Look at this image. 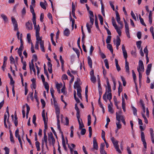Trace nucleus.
Wrapping results in <instances>:
<instances>
[{
    "label": "nucleus",
    "mask_w": 154,
    "mask_h": 154,
    "mask_svg": "<svg viewBox=\"0 0 154 154\" xmlns=\"http://www.w3.org/2000/svg\"><path fill=\"white\" fill-rule=\"evenodd\" d=\"M106 91L103 96V99L106 102H107V99H108L109 101L112 98V94L111 93V86H106Z\"/></svg>",
    "instance_id": "1"
},
{
    "label": "nucleus",
    "mask_w": 154,
    "mask_h": 154,
    "mask_svg": "<svg viewBox=\"0 0 154 154\" xmlns=\"http://www.w3.org/2000/svg\"><path fill=\"white\" fill-rule=\"evenodd\" d=\"M88 12L90 14L89 17L91 24H90L89 23L87 22L86 23V27L89 33H90L91 32V28L94 24V19L93 17H94V16L93 12L91 11H89Z\"/></svg>",
    "instance_id": "2"
},
{
    "label": "nucleus",
    "mask_w": 154,
    "mask_h": 154,
    "mask_svg": "<svg viewBox=\"0 0 154 154\" xmlns=\"http://www.w3.org/2000/svg\"><path fill=\"white\" fill-rule=\"evenodd\" d=\"M39 43L42 51L44 52L45 51V50L44 47V42L42 40V37H41L40 38H36V42L35 46V49H38V44Z\"/></svg>",
    "instance_id": "3"
},
{
    "label": "nucleus",
    "mask_w": 154,
    "mask_h": 154,
    "mask_svg": "<svg viewBox=\"0 0 154 154\" xmlns=\"http://www.w3.org/2000/svg\"><path fill=\"white\" fill-rule=\"evenodd\" d=\"M111 140L115 148L116 149V150L119 153H121V151L119 149V146L118 145L119 141L116 140L115 138L113 137H112L111 135Z\"/></svg>",
    "instance_id": "4"
},
{
    "label": "nucleus",
    "mask_w": 154,
    "mask_h": 154,
    "mask_svg": "<svg viewBox=\"0 0 154 154\" xmlns=\"http://www.w3.org/2000/svg\"><path fill=\"white\" fill-rule=\"evenodd\" d=\"M137 71H144V68L143 63L141 60H140L139 62V66L137 68Z\"/></svg>",
    "instance_id": "5"
},
{
    "label": "nucleus",
    "mask_w": 154,
    "mask_h": 154,
    "mask_svg": "<svg viewBox=\"0 0 154 154\" xmlns=\"http://www.w3.org/2000/svg\"><path fill=\"white\" fill-rule=\"evenodd\" d=\"M141 138L144 147L146 149L147 148V144L145 139V135L143 132H141Z\"/></svg>",
    "instance_id": "6"
},
{
    "label": "nucleus",
    "mask_w": 154,
    "mask_h": 154,
    "mask_svg": "<svg viewBox=\"0 0 154 154\" xmlns=\"http://www.w3.org/2000/svg\"><path fill=\"white\" fill-rule=\"evenodd\" d=\"M11 18L12 22L14 27V30H18V25L17 21L13 17H12Z\"/></svg>",
    "instance_id": "7"
},
{
    "label": "nucleus",
    "mask_w": 154,
    "mask_h": 154,
    "mask_svg": "<svg viewBox=\"0 0 154 154\" xmlns=\"http://www.w3.org/2000/svg\"><path fill=\"white\" fill-rule=\"evenodd\" d=\"M34 29L35 30V35L36 38H40L41 37L39 36V31H40V27L39 25H38V26L36 25V26H34Z\"/></svg>",
    "instance_id": "8"
},
{
    "label": "nucleus",
    "mask_w": 154,
    "mask_h": 154,
    "mask_svg": "<svg viewBox=\"0 0 154 154\" xmlns=\"http://www.w3.org/2000/svg\"><path fill=\"white\" fill-rule=\"evenodd\" d=\"M26 29L28 30H32V24L31 21H29L26 23Z\"/></svg>",
    "instance_id": "9"
},
{
    "label": "nucleus",
    "mask_w": 154,
    "mask_h": 154,
    "mask_svg": "<svg viewBox=\"0 0 154 154\" xmlns=\"http://www.w3.org/2000/svg\"><path fill=\"white\" fill-rule=\"evenodd\" d=\"M122 49L123 51V56L124 58L125 59V60H127V54L124 45H122Z\"/></svg>",
    "instance_id": "10"
},
{
    "label": "nucleus",
    "mask_w": 154,
    "mask_h": 154,
    "mask_svg": "<svg viewBox=\"0 0 154 154\" xmlns=\"http://www.w3.org/2000/svg\"><path fill=\"white\" fill-rule=\"evenodd\" d=\"M48 140H50L51 139V140L52 143L54 144L55 141L52 132H50L48 134Z\"/></svg>",
    "instance_id": "11"
},
{
    "label": "nucleus",
    "mask_w": 154,
    "mask_h": 154,
    "mask_svg": "<svg viewBox=\"0 0 154 154\" xmlns=\"http://www.w3.org/2000/svg\"><path fill=\"white\" fill-rule=\"evenodd\" d=\"M93 148L94 149L97 150L98 149V146L97 140L95 137L93 138Z\"/></svg>",
    "instance_id": "12"
},
{
    "label": "nucleus",
    "mask_w": 154,
    "mask_h": 154,
    "mask_svg": "<svg viewBox=\"0 0 154 154\" xmlns=\"http://www.w3.org/2000/svg\"><path fill=\"white\" fill-rule=\"evenodd\" d=\"M116 19L119 24H120V23H122V22H121L120 21V16L119 14L117 11H116Z\"/></svg>",
    "instance_id": "13"
},
{
    "label": "nucleus",
    "mask_w": 154,
    "mask_h": 154,
    "mask_svg": "<svg viewBox=\"0 0 154 154\" xmlns=\"http://www.w3.org/2000/svg\"><path fill=\"white\" fill-rule=\"evenodd\" d=\"M116 119L118 122H120V120L124 118L122 115L118 114L117 112H116Z\"/></svg>",
    "instance_id": "14"
},
{
    "label": "nucleus",
    "mask_w": 154,
    "mask_h": 154,
    "mask_svg": "<svg viewBox=\"0 0 154 154\" xmlns=\"http://www.w3.org/2000/svg\"><path fill=\"white\" fill-rule=\"evenodd\" d=\"M125 68L126 72L129 74L130 73L129 68V63L127 62V60H125Z\"/></svg>",
    "instance_id": "15"
},
{
    "label": "nucleus",
    "mask_w": 154,
    "mask_h": 154,
    "mask_svg": "<svg viewBox=\"0 0 154 154\" xmlns=\"http://www.w3.org/2000/svg\"><path fill=\"white\" fill-rule=\"evenodd\" d=\"M115 43L116 45H120L121 40L119 37L117 35L116 36V40H115L113 41Z\"/></svg>",
    "instance_id": "16"
},
{
    "label": "nucleus",
    "mask_w": 154,
    "mask_h": 154,
    "mask_svg": "<svg viewBox=\"0 0 154 154\" xmlns=\"http://www.w3.org/2000/svg\"><path fill=\"white\" fill-rule=\"evenodd\" d=\"M110 102V105L109 104L108 106V111L111 113H113L114 112V111L112 108V104L111 101Z\"/></svg>",
    "instance_id": "17"
},
{
    "label": "nucleus",
    "mask_w": 154,
    "mask_h": 154,
    "mask_svg": "<svg viewBox=\"0 0 154 154\" xmlns=\"http://www.w3.org/2000/svg\"><path fill=\"white\" fill-rule=\"evenodd\" d=\"M88 65L91 68H92V62L91 57L89 56L88 57Z\"/></svg>",
    "instance_id": "18"
},
{
    "label": "nucleus",
    "mask_w": 154,
    "mask_h": 154,
    "mask_svg": "<svg viewBox=\"0 0 154 154\" xmlns=\"http://www.w3.org/2000/svg\"><path fill=\"white\" fill-rule=\"evenodd\" d=\"M115 61L117 69L118 71H119L121 70V68L118 64V60L117 59H115Z\"/></svg>",
    "instance_id": "19"
},
{
    "label": "nucleus",
    "mask_w": 154,
    "mask_h": 154,
    "mask_svg": "<svg viewBox=\"0 0 154 154\" xmlns=\"http://www.w3.org/2000/svg\"><path fill=\"white\" fill-rule=\"evenodd\" d=\"M62 145L63 146V147L64 148V149L65 150H66L67 148L66 147V143H65V140L63 136V135H62Z\"/></svg>",
    "instance_id": "20"
},
{
    "label": "nucleus",
    "mask_w": 154,
    "mask_h": 154,
    "mask_svg": "<svg viewBox=\"0 0 154 154\" xmlns=\"http://www.w3.org/2000/svg\"><path fill=\"white\" fill-rule=\"evenodd\" d=\"M63 33L65 35L68 36L69 35L70 32L68 29L66 28L64 30Z\"/></svg>",
    "instance_id": "21"
},
{
    "label": "nucleus",
    "mask_w": 154,
    "mask_h": 154,
    "mask_svg": "<svg viewBox=\"0 0 154 154\" xmlns=\"http://www.w3.org/2000/svg\"><path fill=\"white\" fill-rule=\"evenodd\" d=\"M29 68L30 70L31 73L32 72V70L34 72V74L35 75L36 74V71L35 68L34 66H31L30 65H29Z\"/></svg>",
    "instance_id": "22"
},
{
    "label": "nucleus",
    "mask_w": 154,
    "mask_h": 154,
    "mask_svg": "<svg viewBox=\"0 0 154 154\" xmlns=\"http://www.w3.org/2000/svg\"><path fill=\"white\" fill-rule=\"evenodd\" d=\"M107 47L108 49H109L112 54L113 53V50L112 49V46L110 44H108L107 45Z\"/></svg>",
    "instance_id": "23"
},
{
    "label": "nucleus",
    "mask_w": 154,
    "mask_h": 154,
    "mask_svg": "<svg viewBox=\"0 0 154 154\" xmlns=\"http://www.w3.org/2000/svg\"><path fill=\"white\" fill-rule=\"evenodd\" d=\"M43 83L44 84L45 88L47 90V92H48L49 89V86L48 83L47 82H43Z\"/></svg>",
    "instance_id": "24"
},
{
    "label": "nucleus",
    "mask_w": 154,
    "mask_h": 154,
    "mask_svg": "<svg viewBox=\"0 0 154 154\" xmlns=\"http://www.w3.org/2000/svg\"><path fill=\"white\" fill-rule=\"evenodd\" d=\"M1 16L4 20L5 22H6L8 21V18L4 14H2L1 15Z\"/></svg>",
    "instance_id": "25"
},
{
    "label": "nucleus",
    "mask_w": 154,
    "mask_h": 154,
    "mask_svg": "<svg viewBox=\"0 0 154 154\" xmlns=\"http://www.w3.org/2000/svg\"><path fill=\"white\" fill-rule=\"evenodd\" d=\"M30 11L31 13L32 14L33 17L35 16V14L34 12V10L32 5H30Z\"/></svg>",
    "instance_id": "26"
},
{
    "label": "nucleus",
    "mask_w": 154,
    "mask_h": 154,
    "mask_svg": "<svg viewBox=\"0 0 154 154\" xmlns=\"http://www.w3.org/2000/svg\"><path fill=\"white\" fill-rule=\"evenodd\" d=\"M115 29L116 30L117 32L118 33L119 36H120L121 35L122 32L121 31L119 28L118 27V26L115 27Z\"/></svg>",
    "instance_id": "27"
},
{
    "label": "nucleus",
    "mask_w": 154,
    "mask_h": 154,
    "mask_svg": "<svg viewBox=\"0 0 154 154\" xmlns=\"http://www.w3.org/2000/svg\"><path fill=\"white\" fill-rule=\"evenodd\" d=\"M42 140H43V141L45 142L46 147H47V137L46 135L45 134V135H44Z\"/></svg>",
    "instance_id": "28"
},
{
    "label": "nucleus",
    "mask_w": 154,
    "mask_h": 154,
    "mask_svg": "<svg viewBox=\"0 0 154 154\" xmlns=\"http://www.w3.org/2000/svg\"><path fill=\"white\" fill-rule=\"evenodd\" d=\"M54 35V34L53 33H51V42H52V43L53 45L54 46L56 45V44L55 42H54L53 39V36Z\"/></svg>",
    "instance_id": "29"
},
{
    "label": "nucleus",
    "mask_w": 154,
    "mask_h": 154,
    "mask_svg": "<svg viewBox=\"0 0 154 154\" xmlns=\"http://www.w3.org/2000/svg\"><path fill=\"white\" fill-rule=\"evenodd\" d=\"M74 88L75 89L76 88L77 89L81 90V86L79 84V83H76L75 82V85L74 86Z\"/></svg>",
    "instance_id": "30"
},
{
    "label": "nucleus",
    "mask_w": 154,
    "mask_h": 154,
    "mask_svg": "<svg viewBox=\"0 0 154 154\" xmlns=\"http://www.w3.org/2000/svg\"><path fill=\"white\" fill-rule=\"evenodd\" d=\"M131 108H132V110L133 111L134 115L135 116H137V109L133 106H131Z\"/></svg>",
    "instance_id": "31"
},
{
    "label": "nucleus",
    "mask_w": 154,
    "mask_h": 154,
    "mask_svg": "<svg viewBox=\"0 0 154 154\" xmlns=\"http://www.w3.org/2000/svg\"><path fill=\"white\" fill-rule=\"evenodd\" d=\"M98 17H99V20L100 21V23L101 25H103V18L102 17L100 14H99L98 15Z\"/></svg>",
    "instance_id": "32"
},
{
    "label": "nucleus",
    "mask_w": 154,
    "mask_h": 154,
    "mask_svg": "<svg viewBox=\"0 0 154 154\" xmlns=\"http://www.w3.org/2000/svg\"><path fill=\"white\" fill-rule=\"evenodd\" d=\"M77 95L80 98L82 99V96L81 95V92H82V90L77 89Z\"/></svg>",
    "instance_id": "33"
},
{
    "label": "nucleus",
    "mask_w": 154,
    "mask_h": 154,
    "mask_svg": "<svg viewBox=\"0 0 154 154\" xmlns=\"http://www.w3.org/2000/svg\"><path fill=\"white\" fill-rule=\"evenodd\" d=\"M10 139L11 141L13 143L14 142V139L13 136L12 134L11 131V130H10Z\"/></svg>",
    "instance_id": "34"
},
{
    "label": "nucleus",
    "mask_w": 154,
    "mask_h": 154,
    "mask_svg": "<svg viewBox=\"0 0 154 154\" xmlns=\"http://www.w3.org/2000/svg\"><path fill=\"white\" fill-rule=\"evenodd\" d=\"M40 143L38 141H36L35 142V146L36 148L38 151H39L40 150Z\"/></svg>",
    "instance_id": "35"
},
{
    "label": "nucleus",
    "mask_w": 154,
    "mask_h": 154,
    "mask_svg": "<svg viewBox=\"0 0 154 154\" xmlns=\"http://www.w3.org/2000/svg\"><path fill=\"white\" fill-rule=\"evenodd\" d=\"M45 112V110L44 109L42 111V118H43V120L44 121V122H46Z\"/></svg>",
    "instance_id": "36"
},
{
    "label": "nucleus",
    "mask_w": 154,
    "mask_h": 154,
    "mask_svg": "<svg viewBox=\"0 0 154 154\" xmlns=\"http://www.w3.org/2000/svg\"><path fill=\"white\" fill-rule=\"evenodd\" d=\"M60 61L61 63L62 68H63V67L64 61L63 60V59H62V56L61 55H60Z\"/></svg>",
    "instance_id": "37"
},
{
    "label": "nucleus",
    "mask_w": 154,
    "mask_h": 154,
    "mask_svg": "<svg viewBox=\"0 0 154 154\" xmlns=\"http://www.w3.org/2000/svg\"><path fill=\"white\" fill-rule=\"evenodd\" d=\"M116 124L117 125V127L118 129L121 128L122 125L121 124H120V122H116Z\"/></svg>",
    "instance_id": "38"
},
{
    "label": "nucleus",
    "mask_w": 154,
    "mask_h": 154,
    "mask_svg": "<svg viewBox=\"0 0 154 154\" xmlns=\"http://www.w3.org/2000/svg\"><path fill=\"white\" fill-rule=\"evenodd\" d=\"M88 125L89 126L91 125V116L90 115H89L88 116Z\"/></svg>",
    "instance_id": "39"
},
{
    "label": "nucleus",
    "mask_w": 154,
    "mask_h": 154,
    "mask_svg": "<svg viewBox=\"0 0 154 154\" xmlns=\"http://www.w3.org/2000/svg\"><path fill=\"white\" fill-rule=\"evenodd\" d=\"M91 80L93 83H95L96 82V79L94 76H91Z\"/></svg>",
    "instance_id": "40"
},
{
    "label": "nucleus",
    "mask_w": 154,
    "mask_h": 154,
    "mask_svg": "<svg viewBox=\"0 0 154 154\" xmlns=\"http://www.w3.org/2000/svg\"><path fill=\"white\" fill-rule=\"evenodd\" d=\"M142 42L141 41H139L136 42V45H137V47L138 49H140L141 47V45Z\"/></svg>",
    "instance_id": "41"
},
{
    "label": "nucleus",
    "mask_w": 154,
    "mask_h": 154,
    "mask_svg": "<svg viewBox=\"0 0 154 154\" xmlns=\"http://www.w3.org/2000/svg\"><path fill=\"white\" fill-rule=\"evenodd\" d=\"M36 119V116H35V115H34L33 116L32 122L35 126H36L37 125L36 123L35 122Z\"/></svg>",
    "instance_id": "42"
},
{
    "label": "nucleus",
    "mask_w": 154,
    "mask_h": 154,
    "mask_svg": "<svg viewBox=\"0 0 154 154\" xmlns=\"http://www.w3.org/2000/svg\"><path fill=\"white\" fill-rule=\"evenodd\" d=\"M111 36L110 35L108 36L107 38L106 39V43L109 44V43L111 41Z\"/></svg>",
    "instance_id": "43"
},
{
    "label": "nucleus",
    "mask_w": 154,
    "mask_h": 154,
    "mask_svg": "<svg viewBox=\"0 0 154 154\" xmlns=\"http://www.w3.org/2000/svg\"><path fill=\"white\" fill-rule=\"evenodd\" d=\"M81 120V123L79 124V129H81L82 128L84 127L83 123L82 122V120L81 119H80Z\"/></svg>",
    "instance_id": "44"
},
{
    "label": "nucleus",
    "mask_w": 154,
    "mask_h": 154,
    "mask_svg": "<svg viewBox=\"0 0 154 154\" xmlns=\"http://www.w3.org/2000/svg\"><path fill=\"white\" fill-rule=\"evenodd\" d=\"M75 109L77 111V113L76 115L80 114V111L79 109V108L77 106V103L75 104Z\"/></svg>",
    "instance_id": "45"
},
{
    "label": "nucleus",
    "mask_w": 154,
    "mask_h": 154,
    "mask_svg": "<svg viewBox=\"0 0 154 154\" xmlns=\"http://www.w3.org/2000/svg\"><path fill=\"white\" fill-rule=\"evenodd\" d=\"M56 110V114H60V109L58 106L54 107Z\"/></svg>",
    "instance_id": "46"
},
{
    "label": "nucleus",
    "mask_w": 154,
    "mask_h": 154,
    "mask_svg": "<svg viewBox=\"0 0 154 154\" xmlns=\"http://www.w3.org/2000/svg\"><path fill=\"white\" fill-rule=\"evenodd\" d=\"M104 62L105 63V65L107 69H109V63H108V61L107 59H105L104 60Z\"/></svg>",
    "instance_id": "47"
},
{
    "label": "nucleus",
    "mask_w": 154,
    "mask_h": 154,
    "mask_svg": "<svg viewBox=\"0 0 154 154\" xmlns=\"http://www.w3.org/2000/svg\"><path fill=\"white\" fill-rule=\"evenodd\" d=\"M73 50L76 52L78 57H79L80 55V52L79 50L76 48H73Z\"/></svg>",
    "instance_id": "48"
},
{
    "label": "nucleus",
    "mask_w": 154,
    "mask_h": 154,
    "mask_svg": "<svg viewBox=\"0 0 154 154\" xmlns=\"http://www.w3.org/2000/svg\"><path fill=\"white\" fill-rule=\"evenodd\" d=\"M125 29V32L127 35V36L129 38H130V36L129 33V29Z\"/></svg>",
    "instance_id": "49"
},
{
    "label": "nucleus",
    "mask_w": 154,
    "mask_h": 154,
    "mask_svg": "<svg viewBox=\"0 0 154 154\" xmlns=\"http://www.w3.org/2000/svg\"><path fill=\"white\" fill-rule=\"evenodd\" d=\"M95 25L96 28L97 29H99V26H98V25L97 19L96 16V18L95 19Z\"/></svg>",
    "instance_id": "50"
},
{
    "label": "nucleus",
    "mask_w": 154,
    "mask_h": 154,
    "mask_svg": "<svg viewBox=\"0 0 154 154\" xmlns=\"http://www.w3.org/2000/svg\"><path fill=\"white\" fill-rule=\"evenodd\" d=\"M33 24L34 26H36V16H33L32 19Z\"/></svg>",
    "instance_id": "51"
},
{
    "label": "nucleus",
    "mask_w": 154,
    "mask_h": 154,
    "mask_svg": "<svg viewBox=\"0 0 154 154\" xmlns=\"http://www.w3.org/2000/svg\"><path fill=\"white\" fill-rule=\"evenodd\" d=\"M70 20L72 21V29H73L74 28V26L75 24V20L74 19H72V17H70Z\"/></svg>",
    "instance_id": "52"
},
{
    "label": "nucleus",
    "mask_w": 154,
    "mask_h": 154,
    "mask_svg": "<svg viewBox=\"0 0 154 154\" xmlns=\"http://www.w3.org/2000/svg\"><path fill=\"white\" fill-rule=\"evenodd\" d=\"M40 5L41 6V7L43 8L44 9H46V7L45 6L44 3L42 2H41L40 3Z\"/></svg>",
    "instance_id": "53"
},
{
    "label": "nucleus",
    "mask_w": 154,
    "mask_h": 154,
    "mask_svg": "<svg viewBox=\"0 0 154 154\" xmlns=\"http://www.w3.org/2000/svg\"><path fill=\"white\" fill-rule=\"evenodd\" d=\"M15 136L16 137L18 138L19 136L20 137V135L19 134V130L17 129L15 132Z\"/></svg>",
    "instance_id": "54"
},
{
    "label": "nucleus",
    "mask_w": 154,
    "mask_h": 154,
    "mask_svg": "<svg viewBox=\"0 0 154 154\" xmlns=\"http://www.w3.org/2000/svg\"><path fill=\"white\" fill-rule=\"evenodd\" d=\"M121 78L123 82V85L125 86L126 85V84L125 80L124 78L122 76H121Z\"/></svg>",
    "instance_id": "55"
},
{
    "label": "nucleus",
    "mask_w": 154,
    "mask_h": 154,
    "mask_svg": "<svg viewBox=\"0 0 154 154\" xmlns=\"http://www.w3.org/2000/svg\"><path fill=\"white\" fill-rule=\"evenodd\" d=\"M41 103L42 105V108H43L45 107V100L42 99H41Z\"/></svg>",
    "instance_id": "56"
},
{
    "label": "nucleus",
    "mask_w": 154,
    "mask_h": 154,
    "mask_svg": "<svg viewBox=\"0 0 154 154\" xmlns=\"http://www.w3.org/2000/svg\"><path fill=\"white\" fill-rule=\"evenodd\" d=\"M81 131V134L82 135H84L86 132V130L85 128H82Z\"/></svg>",
    "instance_id": "57"
},
{
    "label": "nucleus",
    "mask_w": 154,
    "mask_h": 154,
    "mask_svg": "<svg viewBox=\"0 0 154 154\" xmlns=\"http://www.w3.org/2000/svg\"><path fill=\"white\" fill-rule=\"evenodd\" d=\"M124 21L125 24V29H129L128 25L127 22L126 21L125 19L124 18Z\"/></svg>",
    "instance_id": "58"
},
{
    "label": "nucleus",
    "mask_w": 154,
    "mask_h": 154,
    "mask_svg": "<svg viewBox=\"0 0 154 154\" xmlns=\"http://www.w3.org/2000/svg\"><path fill=\"white\" fill-rule=\"evenodd\" d=\"M10 60L11 61V63H15V60L11 56L10 57Z\"/></svg>",
    "instance_id": "59"
},
{
    "label": "nucleus",
    "mask_w": 154,
    "mask_h": 154,
    "mask_svg": "<svg viewBox=\"0 0 154 154\" xmlns=\"http://www.w3.org/2000/svg\"><path fill=\"white\" fill-rule=\"evenodd\" d=\"M26 113L27 114L29 113V111H30V108L29 106L28 105L27 103H26Z\"/></svg>",
    "instance_id": "60"
},
{
    "label": "nucleus",
    "mask_w": 154,
    "mask_h": 154,
    "mask_svg": "<svg viewBox=\"0 0 154 154\" xmlns=\"http://www.w3.org/2000/svg\"><path fill=\"white\" fill-rule=\"evenodd\" d=\"M144 52L146 54V56H148V51L147 48V46H146L144 49Z\"/></svg>",
    "instance_id": "61"
},
{
    "label": "nucleus",
    "mask_w": 154,
    "mask_h": 154,
    "mask_svg": "<svg viewBox=\"0 0 154 154\" xmlns=\"http://www.w3.org/2000/svg\"><path fill=\"white\" fill-rule=\"evenodd\" d=\"M94 48L92 45H91L90 47V51H89L90 54L91 55H92V52H93V51H94Z\"/></svg>",
    "instance_id": "62"
},
{
    "label": "nucleus",
    "mask_w": 154,
    "mask_h": 154,
    "mask_svg": "<svg viewBox=\"0 0 154 154\" xmlns=\"http://www.w3.org/2000/svg\"><path fill=\"white\" fill-rule=\"evenodd\" d=\"M62 84H57L56 85V87L57 90H60V88L62 87Z\"/></svg>",
    "instance_id": "63"
},
{
    "label": "nucleus",
    "mask_w": 154,
    "mask_h": 154,
    "mask_svg": "<svg viewBox=\"0 0 154 154\" xmlns=\"http://www.w3.org/2000/svg\"><path fill=\"white\" fill-rule=\"evenodd\" d=\"M4 150L5 151V154H9V149L7 147H5L4 148Z\"/></svg>",
    "instance_id": "64"
}]
</instances>
